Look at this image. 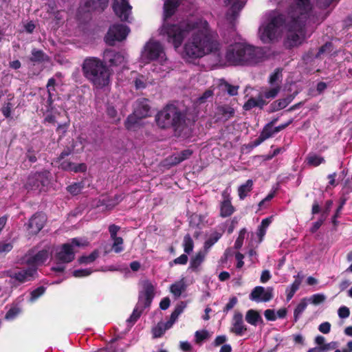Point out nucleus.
I'll return each mask as SVG.
<instances>
[{"mask_svg": "<svg viewBox=\"0 0 352 352\" xmlns=\"http://www.w3.org/2000/svg\"><path fill=\"white\" fill-rule=\"evenodd\" d=\"M275 133L274 132L273 128L269 126L268 125L265 124L264 127L263 128V130L261 131L260 135L263 137V138L266 140L267 139L272 137V135Z\"/></svg>", "mask_w": 352, "mask_h": 352, "instance_id": "864d4df0", "label": "nucleus"}, {"mask_svg": "<svg viewBox=\"0 0 352 352\" xmlns=\"http://www.w3.org/2000/svg\"><path fill=\"white\" fill-rule=\"evenodd\" d=\"M246 233L247 230L245 228H242L240 230L239 236L234 243L235 249L239 250L242 247Z\"/></svg>", "mask_w": 352, "mask_h": 352, "instance_id": "49530a36", "label": "nucleus"}, {"mask_svg": "<svg viewBox=\"0 0 352 352\" xmlns=\"http://www.w3.org/2000/svg\"><path fill=\"white\" fill-rule=\"evenodd\" d=\"M109 0H87L85 6L93 10L101 9L104 10L108 5Z\"/></svg>", "mask_w": 352, "mask_h": 352, "instance_id": "7c9ffc66", "label": "nucleus"}, {"mask_svg": "<svg viewBox=\"0 0 352 352\" xmlns=\"http://www.w3.org/2000/svg\"><path fill=\"white\" fill-rule=\"evenodd\" d=\"M234 210L235 209L228 197L221 203L220 216L221 217L225 218L231 216Z\"/></svg>", "mask_w": 352, "mask_h": 352, "instance_id": "bb28decb", "label": "nucleus"}, {"mask_svg": "<svg viewBox=\"0 0 352 352\" xmlns=\"http://www.w3.org/2000/svg\"><path fill=\"white\" fill-rule=\"evenodd\" d=\"M207 252L205 251L198 252L194 256L190 258L189 269L197 272L199 267L204 261Z\"/></svg>", "mask_w": 352, "mask_h": 352, "instance_id": "393cba45", "label": "nucleus"}, {"mask_svg": "<svg viewBox=\"0 0 352 352\" xmlns=\"http://www.w3.org/2000/svg\"><path fill=\"white\" fill-rule=\"evenodd\" d=\"M238 302V299L236 297L233 296L230 298L229 302L224 307L223 311L224 313H228L230 310H231Z\"/></svg>", "mask_w": 352, "mask_h": 352, "instance_id": "e2e57ef3", "label": "nucleus"}, {"mask_svg": "<svg viewBox=\"0 0 352 352\" xmlns=\"http://www.w3.org/2000/svg\"><path fill=\"white\" fill-rule=\"evenodd\" d=\"M264 316L265 318L269 321H275L276 320V316L274 309H266L264 311Z\"/></svg>", "mask_w": 352, "mask_h": 352, "instance_id": "774afa93", "label": "nucleus"}, {"mask_svg": "<svg viewBox=\"0 0 352 352\" xmlns=\"http://www.w3.org/2000/svg\"><path fill=\"white\" fill-rule=\"evenodd\" d=\"M83 188L82 183H74L67 186V191L73 195L79 194Z\"/></svg>", "mask_w": 352, "mask_h": 352, "instance_id": "de8ad7c7", "label": "nucleus"}, {"mask_svg": "<svg viewBox=\"0 0 352 352\" xmlns=\"http://www.w3.org/2000/svg\"><path fill=\"white\" fill-rule=\"evenodd\" d=\"M282 70L279 68L276 69L270 76L269 83L273 85L277 80H279L280 77L282 76Z\"/></svg>", "mask_w": 352, "mask_h": 352, "instance_id": "052dcab7", "label": "nucleus"}, {"mask_svg": "<svg viewBox=\"0 0 352 352\" xmlns=\"http://www.w3.org/2000/svg\"><path fill=\"white\" fill-rule=\"evenodd\" d=\"M307 306V302L305 300H302L295 308L294 312V321L297 322L299 318V316L305 311Z\"/></svg>", "mask_w": 352, "mask_h": 352, "instance_id": "a18cd8bd", "label": "nucleus"}, {"mask_svg": "<svg viewBox=\"0 0 352 352\" xmlns=\"http://www.w3.org/2000/svg\"><path fill=\"white\" fill-rule=\"evenodd\" d=\"M280 90V87L277 85L266 91L264 92V97L265 98H275Z\"/></svg>", "mask_w": 352, "mask_h": 352, "instance_id": "5fc2aeb1", "label": "nucleus"}, {"mask_svg": "<svg viewBox=\"0 0 352 352\" xmlns=\"http://www.w3.org/2000/svg\"><path fill=\"white\" fill-rule=\"evenodd\" d=\"M339 0H316V6L320 9H327L333 1Z\"/></svg>", "mask_w": 352, "mask_h": 352, "instance_id": "0e129e2a", "label": "nucleus"}, {"mask_svg": "<svg viewBox=\"0 0 352 352\" xmlns=\"http://www.w3.org/2000/svg\"><path fill=\"white\" fill-rule=\"evenodd\" d=\"M55 85H56V80L54 78H51L48 80L47 83V94L48 97L47 99V106L50 107H52V105L54 102V99L52 98V91H55Z\"/></svg>", "mask_w": 352, "mask_h": 352, "instance_id": "72a5a7b5", "label": "nucleus"}, {"mask_svg": "<svg viewBox=\"0 0 352 352\" xmlns=\"http://www.w3.org/2000/svg\"><path fill=\"white\" fill-rule=\"evenodd\" d=\"M48 258V252L45 250L38 251L33 256H26L25 263L36 270V267L43 264Z\"/></svg>", "mask_w": 352, "mask_h": 352, "instance_id": "aec40b11", "label": "nucleus"}, {"mask_svg": "<svg viewBox=\"0 0 352 352\" xmlns=\"http://www.w3.org/2000/svg\"><path fill=\"white\" fill-rule=\"evenodd\" d=\"M263 53L260 48L236 43L230 45L225 55L226 61L231 65H252L261 62Z\"/></svg>", "mask_w": 352, "mask_h": 352, "instance_id": "7ed1b4c3", "label": "nucleus"}, {"mask_svg": "<svg viewBox=\"0 0 352 352\" xmlns=\"http://www.w3.org/2000/svg\"><path fill=\"white\" fill-rule=\"evenodd\" d=\"M307 162L308 165L316 167L321 164L324 163L325 160L323 157L313 154L309 155L307 157Z\"/></svg>", "mask_w": 352, "mask_h": 352, "instance_id": "e433bc0d", "label": "nucleus"}, {"mask_svg": "<svg viewBox=\"0 0 352 352\" xmlns=\"http://www.w3.org/2000/svg\"><path fill=\"white\" fill-rule=\"evenodd\" d=\"M307 18L296 15L293 11L288 12L284 23L287 31L284 41V46L286 49L291 50L301 45L302 39L300 36L304 34Z\"/></svg>", "mask_w": 352, "mask_h": 352, "instance_id": "39448f33", "label": "nucleus"}, {"mask_svg": "<svg viewBox=\"0 0 352 352\" xmlns=\"http://www.w3.org/2000/svg\"><path fill=\"white\" fill-rule=\"evenodd\" d=\"M46 221L45 217L39 213L34 214L28 221L27 225V230L28 234L33 236L36 235L44 227Z\"/></svg>", "mask_w": 352, "mask_h": 352, "instance_id": "ddd939ff", "label": "nucleus"}, {"mask_svg": "<svg viewBox=\"0 0 352 352\" xmlns=\"http://www.w3.org/2000/svg\"><path fill=\"white\" fill-rule=\"evenodd\" d=\"M58 168L65 171H73L74 173H85L87 170V165L85 163L76 164L69 161H63Z\"/></svg>", "mask_w": 352, "mask_h": 352, "instance_id": "5701e85b", "label": "nucleus"}, {"mask_svg": "<svg viewBox=\"0 0 352 352\" xmlns=\"http://www.w3.org/2000/svg\"><path fill=\"white\" fill-rule=\"evenodd\" d=\"M74 256L72 245L69 243L63 244L61 250L56 254V260L61 263L72 262L74 259Z\"/></svg>", "mask_w": 352, "mask_h": 352, "instance_id": "6ab92c4d", "label": "nucleus"}, {"mask_svg": "<svg viewBox=\"0 0 352 352\" xmlns=\"http://www.w3.org/2000/svg\"><path fill=\"white\" fill-rule=\"evenodd\" d=\"M112 8L116 15L122 21H128L132 7L128 0H114Z\"/></svg>", "mask_w": 352, "mask_h": 352, "instance_id": "f8f14e48", "label": "nucleus"}, {"mask_svg": "<svg viewBox=\"0 0 352 352\" xmlns=\"http://www.w3.org/2000/svg\"><path fill=\"white\" fill-rule=\"evenodd\" d=\"M180 5V0H166L164 3V19L166 21L175 14Z\"/></svg>", "mask_w": 352, "mask_h": 352, "instance_id": "4be33fe9", "label": "nucleus"}, {"mask_svg": "<svg viewBox=\"0 0 352 352\" xmlns=\"http://www.w3.org/2000/svg\"><path fill=\"white\" fill-rule=\"evenodd\" d=\"M228 4L232 3L229 10L226 13V19L231 23L234 21L239 16V12L243 8L245 1L241 0H225Z\"/></svg>", "mask_w": 352, "mask_h": 352, "instance_id": "f3484780", "label": "nucleus"}, {"mask_svg": "<svg viewBox=\"0 0 352 352\" xmlns=\"http://www.w3.org/2000/svg\"><path fill=\"white\" fill-rule=\"evenodd\" d=\"M103 58V61L107 64L109 63V67L120 65L124 62V56L122 53L111 49H107L104 51Z\"/></svg>", "mask_w": 352, "mask_h": 352, "instance_id": "2eb2a0df", "label": "nucleus"}, {"mask_svg": "<svg viewBox=\"0 0 352 352\" xmlns=\"http://www.w3.org/2000/svg\"><path fill=\"white\" fill-rule=\"evenodd\" d=\"M30 60L34 63H41L49 60V56L41 50L33 49Z\"/></svg>", "mask_w": 352, "mask_h": 352, "instance_id": "c85d7f7f", "label": "nucleus"}, {"mask_svg": "<svg viewBox=\"0 0 352 352\" xmlns=\"http://www.w3.org/2000/svg\"><path fill=\"white\" fill-rule=\"evenodd\" d=\"M253 187V181L252 179H248L246 182L241 185L238 188V194L239 199L243 200L248 194L252 191Z\"/></svg>", "mask_w": 352, "mask_h": 352, "instance_id": "c756f323", "label": "nucleus"}, {"mask_svg": "<svg viewBox=\"0 0 352 352\" xmlns=\"http://www.w3.org/2000/svg\"><path fill=\"white\" fill-rule=\"evenodd\" d=\"M141 119L142 118H139L138 116L135 115V111L133 110V113L129 115L124 122L125 128L128 130H131Z\"/></svg>", "mask_w": 352, "mask_h": 352, "instance_id": "58836bf2", "label": "nucleus"}, {"mask_svg": "<svg viewBox=\"0 0 352 352\" xmlns=\"http://www.w3.org/2000/svg\"><path fill=\"white\" fill-rule=\"evenodd\" d=\"M142 290L139 292L138 301L136 306L144 309L150 307L155 296V287L148 280H143L141 281Z\"/></svg>", "mask_w": 352, "mask_h": 352, "instance_id": "1a4fd4ad", "label": "nucleus"}, {"mask_svg": "<svg viewBox=\"0 0 352 352\" xmlns=\"http://www.w3.org/2000/svg\"><path fill=\"white\" fill-rule=\"evenodd\" d=\"M144 309L140 308L139 307L136 306L133 309V311L130 316V317L126 320V322L128 323H130L131 324H135L138 320L140 318Z\"/></svg>", "mask_w": 352, "mask_h": 352, "instance_id": "79ce46f5", "label": "nucleus"}, {"mask_svg": "<svg viewBox=\"0 0 352 352\" xmlns=\"http://www.w3.org/2000/svg\"><path fill=\"white\" fill-rule=\"evenodd\" d=\"M81 70L84 78L96 89H102L110 83L111 69L98 57H86L81 64Z\"/></svg>", "mask_w": 352, "mask_h": 352, "instance_id": "f03ea898", "label": "nucleus"}, {"mask_svg": "<svg viewBox=\"0 0 352 352\" xmlns=\"http://www.w3.org/2000/svg\"><path fill=\"white\" fill-rule=\"evenodd\" d=\"M99 256V252L98 250H94L88 256H82L78 258L80 264H89L93 263Z\"/></svg>", "mask_w": 352, "mask_h": 352, "instance_id": "4c0bfd02", "label": "nucleus"}, {"mask_svg": "<svg viewBox=\"0 0 352 352\" xmlns=\"http://www.w3.org/2000/svg\"><path fill=\"white\" fill-rule=\"evenodd\" d=\"M36 273V269L28 268L25 270H21L18 271H8L7 276L10 278L14 279L20 283H23L34 278V274Z\"/></svg>", "mask_w": 352, "mask_h": 352, "instance_id": "4468645a", "label": "nucleus"}, {"mask_svg": "<svg viewBox=\"0 0 352 352\" xmlns=\"http://www.w3.org/2000/svg\"><path fill=\"white\" fill-rule=\"evenodd\" d=\"M113 241V243L112 245V250L116 253H120L124 250V248L122 246L123 244V239L120 236H117L114 239H111Z\"/></svg>", "mask_w": 352, "mask_h": 352, "instance_id": "c03bdc74", "label": "nucleus"}, {"mask_svg": "<svg viewBox=\"0 0 352 352\" xmlns=\"http://www.w3.org/2000/svg\"><path fill=\"white\" fill-rule=\"evenodd\" d=\"M257 106V103L256 102V98L251 97L248 100V101L244 104L243 109L245 111H249L254 107Z\"/></svg>", "mask_w": 352, "mask_h": 352, "instance_id": "69168bd1", "label": "nucleus"}, {"mask_svg": "<svg viewBox=\"0 0 352 352\" xmlns=\"http://www.w3.org/2000/svg\"><path fill=\"white\" fill-rule=\"evenodd\" d=\"M130 29L128 26L116 23L109 27L107 33L104 36L106 43L113 46L116 41H122L128 36Z\"/></svg>", "mask_w": 352, "mask_h": 352, "instance_id": "6e6552de", "label": "nucleus"}, {"mask_svg": "<svg viewBox=\"0 0 352 352\" xmlns=\"http://www.w3.org/2000/svg\"><path fill=\"white\" fill-rule=\"evenodd\" d=\"M192 151L190 149H185L182 151L177 156L175 157V164H179L182 162L190 158L192 155Z\"/></svg>", "mask_w": 352, "mask_h": 352, "instance_id": "37998d69", "label": "nucleus"}, {"mask_svg": "<svg viewBox=\"0 0 352 352\" xmlns=\"http://www.w3.org/2000/svg\"><path fill=\"white\" fill-rule=\"evenodd\" d=\"M247 331V327L243 320V314L240 312H235L232 319V327L230 331L236 336H242Z\"/></svg>", "mask_w": 352, "mask_h": 352, "instance_id": "412c9836", "label": "nucleus"}, {"mask_svg": "<svg viewBox=\"0 0 352 352\" xmlns=\"http://www.w3.org/2000/svg\"><path fill=\"white\" fill-rule=\"evenodd\" d=\"M333 45L331 42H327L323 45H322L316 55V58L320 57V56L325 52H331L333 50Z\"/></svg>", "mask_w": 352, "mask_h": 352, "instance_id": "3c124183", "label": "nucleus"}, {"mask_svg": "<svg viewBox=\"0 0 352 352\" xmlns=\"http://www.w3.org/2000/svg\"><path fill=\"white\" fill-rule=\"evenodd\" d=\"M157 125L161 129L172 128L181 133L186 126V113L174 104H167L155 116Z\"/></svg>", "mask_w": 352, "mask_h": 352, "instance_id": "20e7f679", "label": "nucleus"}, {"mask_svg": "<svg viewBox=\"0 0 352 352\" xmlns=\"http://www.w3.org/2000/svg\"><path fill=\"white\" fill-rule=\"evenodd\" d=\"M38 151H35L32 146H28L25 153V158L31 164L35 163L38 160L37 155Z\"/></svg>", "mask_w": 352, "mask_h": 352, "instance_id": "a19ab883", "label": "nucleus"}, {"mask_svg": "<svg viewBox=\"0 0 352 352\" xmlns=\"http://www.w3.org/2000/svg\"><path fill=\"white\" fill-rule=\"evenodd\" d=\"M218 111L225 120H228L234 116V109L229 105L219 107Z\"/></svg>", "mask_w": 352, "mask_h": 352, "instance_id": "473e14b6", "label": "nucleus"}, {"mask_svg": "<svg viewBox=\"0 0 352 352\" xmlns=\"http://www.w3.org/2000/svg\"><path fill=\"white\" fill-rule=\"evenodd\" d=\"M222 236V234L215 232L212 233L210 237L205 241L204 248V251L208 252V250Z\"/></svg>", "mask_w": 352, "mask_h": 352, "instance_id": "f704fd0d", "label": "nucleus"}, {"mask_svg": "<svg viewBox=\"0 0 352 352\" xmlns=\"http://www.w3.org/2000/svg\"><path fill=\"white\" fill-rule=\"evenodd\" d=\"M45 288L43 286H40V287L36 288L30 294V295H31L30 300L31 301L36 300L37 298H38L40 296H41L45 293Z\"/></svg>", "mask_w": 352, "mask_h": 352, "instance_id": "603ef678", "label": "nucleus"}, {"mask_svg": "<svg viewBox=\"0 0 352 352\" xmlns=\"http://www.w3.org/2000/svg\"><path fill=\"white\" fill-rule=\"evenodd\" d=\"M292 100L291 96L274 101L270 106L269 113L278 111L285 108Z\"/></svg>", "mask_w": 352, "mask_h": 352, "instance_id": "cd10ccee", "label": "nucleus"}, {"mask_svg": "<svg viewBox=\"0 0 352 352\" xmlns=\"http://www.w3.org/2000/svg\"><path fill=\"white\" fill-rule=\"evenodd\" d=\"M192 31L190 38L184 46L185 56L197 59L219 50L218 35L211 30L206 21H184L177 24L164 22L161 28V34L166 36L167 42L177 49Z\"/></svg>", "mask_w": 352, "mask_h": 352, "instance_id": "f257e3e1", "label": "nucleus"}, {"mask_svg": "<svg viewBox=\"0 0 352 352\" xmlns=\"http://www.w3.org/2000/svg\"><path fill=\"white\" fill-rule=\"evenodd\" d=\"M338 316L340 318H348L350 315L349 309L346 306H342L338 311Z\"/></svg>", "mask_w": 352, "mask_h": 352, "instance_id": "338daca9", "label": "nucleus"}, {"mask_svg": "<svg viewBox=\"0 0 352 352\" xmlns=\"http://www.w3.org/2000/svg\"><path fill=\"white\" fill-rule=\"evenodd\" d=\"M12 98L13 96L9 98L8 101L4 103L1 109V112L6 118H9L11 116V109L12 108V104L10 102V100H12Z\"/></svg>", "mask_w": 352, "mask_h": 352, "instance_id": "8fccbe9b", "label": "nucleus"}, {"mask_svg": "<svg viewBox=\"0 0 352 352\" xmlns=\"http://www.w3.org/2000/svg\"><path fill=\"white\" fill-rule=\"evenodd\" d=\"M135 115L139 118H145L150 116L151 106L150 102L147 98H138L134 106Z\"/></svg>", "mask_w": 352, "mask_h": 352, "instance_id": "a211bd4d", "label": "nucleus"}, {"mask_svg": "<svg viewBox=\"0 0 352 352\" xmlns=\"http://www.w3.org/2000/svg\"><path fill=\"white\" fill-rule=\"evenodd\" d=\"M188 261V257L186 254L180 255L179 257L175 258L173 261L170 262V266L173 265H186Z\"/></svg>", "mask_w": 352, "mask_h": 352, "instance_id": "13d9d810", "label": "nucleus"}, {"mask_svg": "<svg viewBox=\"0 0 352 352\" xmlns=\"http://www.w3.org/2000/svg\"><path fill=\"white\" fill-rule=\"evenodd\" d=\"M49 172H35L31 173L25 184V188L28 191L38 190V192L45 191L50 183L48 177Z\"/></svg>", "mask_w": 352, "mask_h": 352, "instance_id": "0eeeda50", "label": "nucleus"}, {"mask_svg": "<svg viewBox=\"0 0 352 352\" xmlns=\"http://www.w3.org/2000/svg\"><path fill=\"white\" fill-rule=\"evenodd\" d=\"M285 18L278 15L271 19L270 22L260 29V38L264 43H270L276 38L278 29L285 23Z\"/></svg>", "mask_w": 352, "mask_h": 352, "instance_id": "423d86ee", "label": "nucleus"}, {"mask_svg": "<svg viewBox=\"0 0 352 352\" xmlns=\"http://www.w3.org/2000/svg\"><path fill=\"white\" fill-rule=\"evenodd\" d=\"M273 292L274 288L272 287L265 288L262 286H256L252 290L249 298L256 302H269L274 298Z\"/></svg>", "mask_w": 352, "mask_h": 352, "instance_id": "9b49d317", "label": "nucleus"}, {"mask_svg": "<svg viewBox=\"0 0 352 352\" xmlns=\"http://www.w3.org/2000/svg\"><path fill=\"white\" fill-rule=\"evenodd\" d=\"M184 251L186 254H190L192 252L194 248V242L189 234H187L184 237Z\"/></svg>", "mask_w": 352, "mask_h": 352, "instance_id": "ea45409f", "label": "nucleus"}, {"mask_svg": "<svg viewBox=\"0 0 352 352\" xmlns=\"http://www.w3.org/2000/svg\"><path fill=\"white\" fill-rule=\"evenodd\" d=\"M163 52L162 45L157 41H149L145 47L142 54V58L145 63L157 60Z\"/></svg>", "mask_w": 352, "mask_h": 352, "instance_id": "9d476101", "label": "nucleus"}, {"mask_svg": "<svg viewBox=\"0 0 352 352\" xmlns=\"http://www.w3.org/2000/svg\"><path fill=\"white\" fill-rule=\"evenodd\" d=\"M311 303L314 305H319L325 300V296L322 294H316L311 296Z\"/></svg>", "mask_w": 352, "mask_h": 352, "instance_id": "680f3d73", "label": "nucleus"}, {"mask_svg": "<svg viewBox=\"0 0 352 352\" xmlns=\"http://www.w3.org/2000/svg\"><path fill=\"white\" fill-rule=\"evenodd\" d=\"M170 290L175 297H179L186 290V285L182 281L176 282L170 285Z\"/></svg>", "mask_w": 352, "mask_h": 352, "instance_id": "c9c22d12", "label": "nucleus"}, {"mask_svg": "<svg viewBox=\"0 0 352 352\" xmlns=\"http://www.w3.org/2000/svg\"><path fill=\"white\" fill-rule=\"evenodd\" d=\"M272 217L263 219L261 221V225L258 228L257 236L258 237L259 242L263 240V237L266 234V230L272 223Z\"/></svg>", "mask_w": 352, "mask_h": 352, "instance_id": "2f4dec72", "label": "nucleus"}, {"mask_svg": "<svg viewBox=\"0 0 352 352\" xmlns=\"http://www.w3.org/2000/svg\"><path fill=\"white\" fill-rule=\"evenodd\" d=\"M195 342L197 344L201 343L204 340L209 337V333L207 330L197 331L195 333Z\"/></svg>", "mask_w": 352, "mask_h": 352, "instance_id": "09e8293b", "label": "nucleus"}, {"mask_svg": "<svg viewBox=\"0 0 352 352\" xmlns=\"http://www.w3.org/2000/svg\"><path fill=\"white\" fill-rule=\"evenodd\" d=\"M92 273L90 269H80L73 272V276L76 278H81L89 276Z\"/></svg>", "mask_w": 352, "mask_h": 352, "instance_id": "bf43d9fd", "label": "nucleus"}, {"mask_svg": "<svg viewBox=\"0 0 352 352\" xmlns=\"http://www.w3.org/2000/svg\"><path fill=\"white\" fill-rule=\"evenodd\" d=\"M224 86L226 90L230 96H235L238 94L239 86L232 85L228 82H224Z\"/></svg>", "mask_w": 352, "mask_h": 352, "instance_id": "6e6d98bb", "label": "nucleus"}, {"mask_svg": "<svg viewBox=\"0 0 352 352\" xmlns=\"http://www.w3.org/2000/svg\"><path fill=\"white\" fill-rule=\"evenodd\" d=\"M295 3L292 4L288 12L293 11L296 15L308 17L309 12L311 10L310 0H294Z\"/></svg>", "mask_w": 352, "mask_h": 352, "instance_id": "dca6fc26", "label": "nucleus"}, {"mask_svg": "<svg viewBox=\"0 0 352 352\" xmlns=\"http://www.w3.org/2000/svg\"><path fill=\"white\" fill-rule=\"evenodd\" d=\"M186 303L184 301L179 302L171 313L169 320L165 323V329H170L177 320L178 316L184 311Z\"/></svg>", "mask_w": 352, "mask_h": 352, "instance_id": "b1692460", "label": "nucleus"}, {"mask_svg": "<svg viewBox=\"0 0 352 352\" xmlns=\"http://www.w3.org/2000/svg\"><path fill=\"white\" fill-rule=\"evenodd\" d=\"M74 148L70 147H66L58 155V157L56 159V162H58L59 164L65 161L64 159L71 155L73 153Z\"/></svg>", "mask_w": 352, "mask_h": 352, "instance_id": "4d7b16f0", "label": "nucleus"}, {"mask_svg": "<svg viewBox=\"0 0 352 352\" xmlns=\"http://www.w3.org/2000/svg\"><path fill=\"white\" fill-rule=\"evenodd\" d=\"M245 320L251 325L256 326L258 324H263V320L259 312L254 309H249L245 314Z\"/></svg>", "mask_w": 352, "mask_h": 352, "instance_id": "a878e982", "label": "nucleus"}]
</instances>
